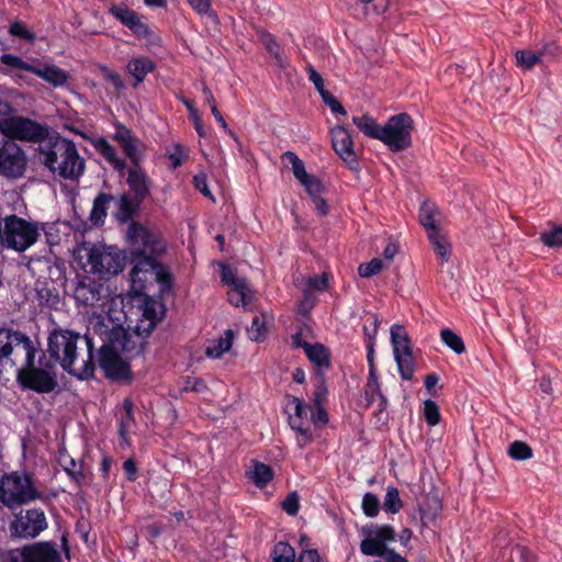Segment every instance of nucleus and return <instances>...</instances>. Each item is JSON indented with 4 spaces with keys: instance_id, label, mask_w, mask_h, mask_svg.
<instances>
[{
    "instance_id": "obj_1",
    "label": "nucleus",
    "mask_w": 562,
    "mask_h": 562,
    "mask_svg": "<svg viewBox=\"0 0 562 562\" xmlns=\"http://www.w3.org/2000/svg\"><path fill=\"white\" fill-rule=\"evenodd\" d=\"M0 366L16 367L23 389L47 394L58 385L55 362L23 331L0 328Z\"/></svg>"
},
{
    "instance_id": "obj_2",
    "label": "nucleus",
    "mask_w": 562,
    "mask_h": 562,
    "mask_svg": "<svg viewBox=\"0 0 562 562\" xmlns=\"http://www.w3.org/2000/svg\"><path fill=\"white\" fill-rule=\"evenodd\" d=\"M48 359L59 363L64 371L79 380L90 379L95 371L93 339L85 334L54 327L47 338Z\"/></svg>"
},
{
    "instance_id": "obj_3",
    "label": "nucleus",
    "mask_w": 562,
    "mask_h": 562,
    "mask_svg": "<svg viewBox=\"0 0 562 562\" xmlns=\"http://www.w3.org/2000/svg\"><path fill=\"white\" fill-rule=\"evenodd\" d=\"M131 244L130 272L131 290L135 295L145 294L146 283L155 272V257L161 255L166 245L159 234L142 225H132L128 229Z\"/></svg>"
},
{
    "instance_id": "obj_4",
    "label": "nucleus",
    "mask_w": 562,
    "mask_h": 562,
    "mask_svg": "<svg viewBox=\"0 0 562 562\" xmlns=\"http://www.w3.org/2000/svg\"><path fill=\"white\" fill-rule=\"evenodd\" d=\"M38 159L49 171L66 180L78 181L86 169L76 144L63 136L40 144Z\"/></svg>"
},
{
    "instance_id": "obj_5",
    "label": "nucleus",
    "mask_w": 562,
    "mask_h": 562,
    "mask_svg": "<svg viewBox=\"0 0 562 562\" xmlns=\"http://www.w3.org/2000/svg\"><path fill=\"white\" fill-rule=\"evenodd\" d=\"M55 497V493L41 491L29 472L12 471L0 477V504L10 510L36 501L48 504Z\"/></svg>"
},
{
    "instance_id": "obj_6",
    "label": "nucleus",
    "mask_w": 562,
    "mask_h": 562,
    "mask_svg": "<svg viewBox=\"0 0 562 562\" xmlns=\"http://www.w3.org/2000/svg\"><path fill=\"white\" fill-rule=\"evenodd\" d=\"M40 235L37 223L14 214L0 218V245L3 248L23 252L37 241Z\"/></svg>"
},
{
    "instance_id": "obj_7",
    "label": "nucleus",
    "mask_w": 562,
    "mask_h": 562,
    "mask_svg": "<svg viewBox=\"0 0 562 562\" xmlns=\"http://www.w3.org/2000/svg\"><path fill=\"white\" fill-rule=\"evenodd\" d=\"M72 297L78 306L91 308L92 314L105 313L109 289L92 277L78 274L74 281Z\"/></svg>"
},
{
    "instance_id": "obj_8",
    "label": "nucleus",
    "mask_w": 562,
    "mask_h": 562,
    "mask_svg": "<svg viewBox=\"0 0 562 562\" xmlns=\"http://www.w3.org/2000/svg\"><path fill=\"white\" fill-rule=\"evenodd\" d=\"M414 131V121L405 112L392 115L386 123L382 125L379 140H381L391 151H403L412 146V132Z\"/></svg>"
},
{
    "instance_id": "obj_9",
    "label": "nucleus",
    "mask_w": 562,
    "mask_h": 562,
    "mask_svg": "<svg viewBox=\"0 0 562 562\" xmlns=\"http://www.w3.org/2000/svg\"><path fill=\"white\" fill-rule=\"evenodd\" d=\"M0 132L9 138L8 140L19 139L40 144L48 136L47 126L19 115L2 117Z\"/></svg>"
},
{
    "instance_id": "obj_10",
    "label": "nucleus",
    "mask_w": 562,
    "mask_h": 562,
    "mask_svg": "<svg viewBox=\"0 0 562 562\" xmlns=\"http://www.w3.org/2000/svg\"><path fill=\"white\" fill-rule=\"evenodd\" d=\"M48 528L45 512L40 507L20 509L9 525L12 537L34 539Z\"/></svg>"
},
{
    "instance_id": "obj_11",
    "label": "nucleus",
    "mask_w": 562,
    "mask_h": 562,
    "mask_svg": "<svg viewBox=\"0 0 562 562\" xmlns=\"http://www.w3.org/2000/svg\"><path fill=\"white\" fill-rule=\"evenodd\" d=\"M288 409L293 411V413H289V425L295 431L296 445L300 449H303L317 437L311 423L310 412H312V406L292 396L289 398Z\"/></svg>"
},
{
    "instance_id": "obj_12",
    "label": "nucleus",
    "mask_w": 562,
    "mask_h": 562,
    "mask_svg": "<svg viewBox=\"0 0 562 562\" xmlns=\"http://www.w3.org/2000/svg\"><path fill=\"white\" fill-rule=\"evenodd\" d=\"M80 251L87 257L90 272L98 274H117L123 270L121 255L103 245H83Z\"/></svg>"
},
{
    "instance_id": "obj_13",
    "label": "nucleus",
    "mask_w": 562,
    "mask_h": 562,
    "mask_svg": "<svg viewBox=\"0 0 562 562\" xmlns=\"http://www.w3.org/2000/svg\"><path fill=\"white\" fill-rule=\"evenodd\" d=\"M27 166L25 151L13 140L0 144V175L9 179L21 178Z\"/></svg>"
},
{
    "instance_id": "obj_14",
    "label": "nucleus",
    "mask_w": 562,
    "mask_h": 562,
    "mask_svg": "<svg viewBox=\"0 0 562 562\" xmlns=\"http://www.w3.org/2000/svg\"><path fill=\"white\" fill-rule=\"evenodd\" d=\"M396 539L395 530L390 525L375 526L367 531V536L360 542V551L364 555L385 557L389 552L387 542Z\"/></svg>"
},
{
    "instance_id": "obj_15",
    "label": "nucleus",
    "mask_w": 562,
    "mask_h": 562,
    "mask_svg": "<svg viewBox=\"0 0 562 562\" xmlns=\"http://www.w3.org/2000/svg\"><path fill=\"white\" fill-rule=\"evenodd\" d=\"M283 159L291 164L292 172L296 180L304 187L311 199L321 196L324 192V186L322 181L313 175L306 172L304 162L293 151H285Z\"/></svg>"
},
{
    "instance_id": "obj_16",
    "label": "nucleus",
    "mask_w": 562,
    "mask_h": 562,
    "mask_svg": "<svg viewBox=\"0 0 562 562\" xmlns=\"http://www.w3.org/2000/svg\"><path fill=\"white\" fill-rule=\"evenodd\" d=\"M99 366L104 374L111 379L125 378L128 373V366L120 357L117 351L110 345H103L98 350Z\"/></svg>"
},
{
    "instance_id": "obj_17",
    "label": "nucleus",
    "mask_w": 562,
    "mask_h": 562,
    "mask_svg": "<svg viewBox=\"0 0 562 562\" xmlns=\"http://www.w3.org/2000/svg\"><path fill=\"white\" fill-rule=\"evenodd\" d=\"M333 148L336 154L351 168L358 166V158L353 150V140L349 131L344 126H335L330 131Z\"/></svg>"
},
{
    "instance_id": "obj_18",
    "label": "nucleus",
    "mask_w": 562,
    "mask_h": 562,
    "mask_svg": "<svg viewBox=\"0 0 562 562\" xmlns=\"http://www.w3.org/2000/svg\"><path fill=\"white\" fill-rule=\"evenodd\" d=\"M113 138L121 145L132 166L140 164L144 156L142 151L143 143L133 134L130 128L121 123L115 124V133Z\"/></svg>"
},
{
    "instance_id": "obj_19",
    "label": "nucleus",
    "mask_w": 562,
    "mask_h": 562,
    "mask_svg": "<svg viewBox=\"0 0 562 562\" xmlns=\"http://www.w3.org/2000/svg\"><path fill=\"white\" fill-rule=\"evenodd\" d=\"M110 12L124 26L128 27L137 37L147 38L150 36V30L144 22L143 16L126 5H113L111 7Z\"/></svg>"
},
{
    "instance_id": "obj_20",
    "label": "nucleus",
    "mask_w": 562,
    "mask_h": 562,
    "mask_svg": "<svg viewBox=\"0 0 562 562\" xmlns=\"http://www.w3.org/2000/svg\"><path fill=\"white\" fill-rule=\"evenodd\" d=\"M21 558L22 562H61L56 543L48 541L24 547Z\"/></svg>"
},
{
    "instance_id": "obj_21",
    "label": "nucleus",
    "mask_w": 562,
    "mask_h": 562,
    "mask_svg": "<svg viewBox=\"0 0 562 562\" xmlns=\"http://www.w3.org/2000/svg\"><path fill=\"white\" fill-rule=\"evenodd\" d=\"M158 307L159 305L155 300L148 296L144 299L143 305L139 307L140 316L135 325V331L138 335H147L156 327L160 319Z\"/></svg>"
},
{
    "instance_id": "obj_22",
    "label": "nucleus",
    "mask_w": 562,
    "mask_h": 562,
    "mask_svg": "<svg viewBox=\"0 0 562 562\" xmlns=\"http://www.w3.org/2000/svg\"><path fill=\"white\" fill-rule=\"evenodd\" d=\"M126 182L139 200L145 199L150 192L151 180L139 165L132 166L127 170Z\"/></svg>"
},
{
    "instance_id": "obj_23",
    "label": "nucleus",
    "mask_w": 562,
    "mask_h": 562,
    "mask_svg": "<svg viewBox=\"0 0 562 562\" xmlns=\"http://www.w3.org/2000/svg\"><path fill=\"white\" fill-rule=\"evenodd\" d=\"M32 74L42 78L53 87H63L67 83L69 79V75L64 69L57 67L53 64H41L36 60V64L33 65Z\"/></svg>"
},
{
    "instance_id": "obj_24",
    "label": "nucleus",
    "mask_w": 562,
    "mask_h": 562,
    "mask_svg": "<svg viewBox=\"0 0 562 562\" xmlns=\"http://www.w3.org/2000/svg\"><path fill=\"white\" fill-rule=\"evenodd\" d=\"M95 150L117 171L121 176L125 173L126 162L117 155L113 145L104 137H100L93 142Z\"/></svg>"
},
{
    "instance_id": "obj_25",
    "label": "nucleus",
    "mask_w": 562,
    "mask_h": 562,
    "mask_svg": "<svg viewBox=\"0 0 562 562\" xmlns=\"http://www.w3.org/2000/svg\"><path fill=\"white\" fill-rule=\"evenodd\" d=\"M247 476L252 481L256 487L265 488L274 477L273 469L261 461L252 460Z\"/></svg>"
},
{
    "instance_id": "obj_26",
    "label": "nucleus",
    "mask_w": 562,
    "mask_h": 562,
    "mask_svg": "<svg viewBox=\"0 0 562 562\" xmlns=\"http://www.w3.org/2000/svg\"><path fill=\"white\" fill-rule=\"evenodd\" d=\"M234 333L232 329H226L223 336L210 340L206 348L205 355L210 359H220L222 356L229 351L233 346Z\"/></svg>"
},
{
    "instance_id": "obj_27",
    "label": "nucleus",
    "mask_w": 562,
    "mask_h": 562,
    "mask_svg": "<svg viewBox=\"0 0 562 562\" xmlns=\"http://www.w3.org/2000/svg\"><path fill=\"white\" fill-rule=\"evenodd\" d=\"M304 352L308 360L319 369H329L330 367V352L322 344H305Z\"/></svg>"
},
{
    "instance_id": "obj_28",
    "label": "nucleus",
    "mask_w": 562,
    "mask_h": 562,
    "mask_svg": "<svg viewBox=\"0 0 562 562\" xmlns=\"http://www.w3.org/2000/svg\"><path fill=\"white\" fill-rule=\"evenodd\" d=\"M131 76L136 80V85L144 81L146 76L155 69V63L145 56L132 58L126 66Z\"/></svg>"
},
{
    "instance_id": "obj_29",
    "label": "nucleus",
    "mask_w": 562,
    "mask_h": 562,
    "mask_svg": "<svg viewBox=\"0 0 562 562\" xmlns=\"http://www.w3.org/2000/svg\"><path fill=\"white\" fill-rule=\"evenodd\" d=\"M364 397L367 400L368 405H372L378 397L379 408L380 411H384L387 405V400L385 395L381 392V386L379 383L378 373H371L368 375V381L364 387Z\"/></svg>"
},
{
    "instance_id": "obj_30",
    "label": "nucleus",
    "mask_w": 562,
    "mask_h": 562,
    "mask_svg": "<svg viewBox=\"0 0 562 562\" xmlns=\"http://www.w3.org/2000/svg\"><path fill=\"white\" fill-rule=\"evenodd\" d=\"M419 519L423 527L434 522L441 512V502L436 496H428L419 506Z\"/></svg>"
},
{
    "instance_id": "obj_31",
    "label": "nucleus",
    "mask_w": 562,
    "mask_h": 562,
    "mask_svg": "<svg viewBox=\"0 0 562 562\" xmlns=\"http://www.w3.org/2000/svg\"><path fill=\"white\" fill-rule=\"evenodd\" d=\"M228 301L234 306L248 308L251 305L254 293L247 282H239L228 291Z\"/></svg>"
},
{
    "instance_id": "obj_32",
    "label": "nucleus",
    "mask_w": 562,
    "mask_h": 562,
    "mask_svg": "<svg viewBox=\"0 0 562 562\" xmlns=\"http://www.w3.org/2000/svg\"><path fill=\"white\" fill-rule=\"evenodd\" d=\"M428 239L434 248V251L440 259L441 263L448 262L451 256V245L448 237L440 231L429 232Z\"/></svg>"
},
{
    "instance_id": "obj_33",
    "label": "nucleus",
    "mask_w": 562,
    "mask_h": 562,
    "mask_svg": "<svg viewBox=\"0 0 562 562\" xmlns=\"http://www.w3.org/2000/svg\"><path fill=\"white\" fill-rule=\"evenodd\" d=\"M393 355L412 351L411 339L404 326L394 324L391 327Z\"/></svg>"
},
{
    "instance_id": "obj_34",
    "label": "nucleus",
    "mask_w": 562,
    "mask_h": 562,
    "mask_svg": "<svg viewBox=\"0 0 562 562\" xmlns=\"http://www.w3.org/2000/svg\"><path fill=\"white\" fill-rule=\"evenodd\" d=\"M113 200V195L109 193H99L94 201L90 213V221L94 225L103 224L106 217V211L110 202Z\"/></svg>"
},
{
    "instance_id": "obj_35",
    "label": "nucleus",
    "mask_w": 562,
    "mask_h": 562,
    "mask_svg": "<svg viewBox=\"0 0 562 562\" xmlns=\"http://www.w3.org/2000/svg\"><path fill=\"white\" fill-rule=\"evenodd\" d=\"M352 122L366 136L379 139L382 125H380L371 115L363 114L360 116H353Z\"/></svg>"
},
{
    "instance_id": "obj_36",
    "label": "nucleus",
    "mask_w": 562,
    "mask_h": 562,
    "mask_svg": "<svg viewBox=\"0 0 562 562\" xmlns=\"http://www.w3.org/2000/svg\"><path fill=\"white\" fill-rule=\"evenodd\" d=\"M438 214V207L430 202L422 204L419 210V222L429 232H437L439 228L436 225V215Z\"/></svg>"
},
{
    "instance_id": "obj_37",
    "label": "nucleus",
    "mask_w": 562,
    "mask_h": 562,
    "mask_svg": "<svg viewBox=\"0 0 562 562\" xmlns=\"http://www.w3.org/2000/svg\"><path fill=\"white\" fill-rule=\"evenodd\" d=\"M400 375L403 380H412L414 375V360L412 351L394 353Z\"/></svg>"
},
{
    "instance_id": "obj_38",
    "label": "nucleus",
    "mask_w": 562,
    "mask_h": 562,
    "mask_svg": "<svg viewBox=\"0 0 562 562\" xmlns=\"http://www.w3.org/2000/svg\"><path fill=\"white\" fill-rule=\"evenodd\" d=\"M441 341L457 355L465 351V345L462 338L450 328H442L440 330Z\"/></svg>"
},
{
    "instance_id": "obj_39",
    "label": "nucleus",
    "mask_w": 562,
    "mask_h": 562,
    "mask_svg": "<svg viewBox=\"0 0 562 562\" xmlns=\"http://www.w3.org/2000/svg\"><path fill=\"white\" fill-rule=\"evenodd\" d=\"M542 57V53L540 52H533L528 49H521L516 52V61L517 65L525 69L529 70L533 66H536Z\"/></svg>"
},
{
    "instance_id": "obj_40",
    "label": "nucleus",
    "mask_w": 562,
    "mask_h": 562,
    "mask_svg": "<svg viewBox=\"0 0 562 562\" xmlns=\"http://www.w3.org/2000/svg\"><path fill=\"white\" fill-rule=\"evenodd\" d=\"M263 45L266 49L271 54L276 64L280 68H285L288 66V60L283 58L282 50L276 38L271 34H266L262 37Z\"/></svg>"
},
{
    "instance_id": "obj_41",
    "label": "nucleus",
    "mask_w": 562,
    "mask_h": 562,
    "mask_svg": "<svg viewBox=\"0 0 562 562\" xmlns=\"http://www.w3.org/2000/svg\"><path fill=\"white\" fill-rule=\"evenodd\" d=\"M272 559L273 562H294V548L288 542L279 541L273 547Z\"/></svg>"
},
{
    "instance_id": "obj_42",
    "label": "nucleus",
    "mask_w": 562,
    "mask_h": 562,
    "mask_svg": "<svg viewBox=\"0 0 562 562\" xmlns=\"http://www.w3.org/2000/svg\"><path fill=\"white\" fill-rule=\"evenodd\" d=\"M384 509L391 514H397L402 507L403 502L400 497L398 490L395 486H389L383 503Z\"/></svg>"
},
{
    "instance_id": "obj_43",
    "label": "nucleus",
    "mask_w": 562,
    "mask_h": 562,
    "mask_svg": "<svg viewBox=\"0 0 562 562\" xmlns=\"http://www.w3.org/2000/svg\"><path fill=\"white\" fill-rule=\"evenodd\" d=\"M187 2L198 15L207 16L212 21L217 20V14L212 9L211 0H187Z\"/></svg>"
},
{
    "instance_id": "obj_44",
    "label": "nucleus",
    "mask_w": 562,
    "mask_h": 562,
    "mask_svg": "<svg viewBox=\"0 0 562 562\" xmlns=\"http://www.w3.org/2000/svg\"><path fill=\"white\" fill-rule=\"evenodd\" d=\"M508 454L514 460H528L532 457V449L526 442L516 440L508 447Z\"/></svg>"
},
{
    "instance_id": "obj_45",
    "label": "nucleus",
    "mask_w": 562,
    "mask_h": 562,
    "mask_svg": "<svg viewBox=\"0 0 562 562\" xmlns=\"http://www.w3.org/2000/svg\"><path fill=\"white\" fill-rule=\"evenodd\" d=\"M150 278H154L160 284V290L162 292L171 290V274L161 265L158 263L157 257H155V272H153Z\"/></svg>"
},
{
    "instance_id": "obj_46",
    "label": "nucleus",
    "mask_w": 562,
    "mask_h": 562,
    "mask_svg": "<svg viewBox=\"0 0 562 562\" xmlns=\"http://www.w3.org/2000/svg\"><path fill=\"white\" fill-rule=\"evenodd\" d=\"M0 61L7 67L25 70L31 74L34 65L23 60L20 56L13 54H2L0 56Z\"/></svg>"
},
{
    "instance_id": "obj_47",
    "label": "nucleus",
    "mask_w": 562,
    "mask_h": 562,
    "mask_svg": "<svg viewBox=\"0 0 562 562\" xmlns=\"http://www.w3.org/2000/svg\"><path fill=\"white\" fill-rule=\"evenodd\" d=\"M362 510L367 517H376L380 512V501L373 493H366L361 503Z\"/></svg>"
},
{
    "instance_id": "obj_48",
    "label": "nucleus",
    "mask_w": 562,
    "mask_h": 562,
    "mask_svg": "<svg viewBox=\"0 0 562 562\" xmlns=\"http://www.w3.org/2000/svg\"><path fill=\"white\" fill-rule=\"evenodd\" d=\"M424 417L429 426H436L439 424L441 415L439 406L432 400H426L424 402Z\"/></svg>"
},
{
    "instance_id": "obj_49",
    "label": "nucleus",
    "mask_w": 562,
    "mask_h": 562,
    "mask_svg": "<svg viewBox=\"0 0 562 562\" xmlns=\"http://www.w3.org/2000/svg\"><path fill=\"white\" fill-rule=\"evenodd\" d=\"M36 299L40 305L48 307L55 306L59 302L58 294L53 293V291L46 285L36 288Z\"/></svg>"
},
{
    "instance_id": "obj_50",
    "label": "nucleus",
    "mask_w": 562,
    "mask_h": 562,
    "mask_svg": "<svg viewBox=\"0 0 562 562\" xmlns=\"http://www.w3.org/2000/svg\"><path fill=\"white\" fill-rule=\"evenodd\" d=\"M540 240L548 247L562 246V226L553 227L550 231H544L540 234Z\"/></svg>"
},
{
    "instance_id": "obj_51",
    "label": "nucleus",
    "mask_w": 562,
    "mask_h": 562,
    "mask_svg": "<svg viewBox=\"0 0 562 562\" xmlns=\"http://www.w3.org/2000/svg\"><path fill=\"white\" fill-rule=\"evenodd\" d=\"M10 35L19 38H23L29 43H33L35 41V34L31 30H29L22 21H14L9 26Z\"/></svg>"
},
{
    "instance_id": "obj_52",
    "label": "nucleus",
    "mask_w": 562,
    "mask_h": 562,
    "mask_svg": "<svg viewBox=\"0 0 562 562\" xmlns=\"http://www.w3.org/2000/svg\"><path fill=\"white\" fill-rule=\"evenodd\" d=\"M380 321L375 314L371 315L363 324L364 344L375 345V337Z\"/></svg>"
},
{
    "instance_id": "obj_53",
    "label": "nucleus",
    "mask_w": 562,
    "mask_h": 562,
    "mask_svg": "<svg viewBox=\"0 0 562 562\" xmlns=\"http://www.w3.org/2000/svg\"><path fill=\"white\" fill-rule=\"evenodd\" d=\"M383 269V262L379 258H373L367 263H361L358 267V272L362 278H371L378 274Z\"/></svg>"
},
{
    "instance_id": "obj_54",
    "label": "nucleus",
    "mask_w": 562,
    "mask_h": 562,
    "mask_svg": "<svg viewBox=\"0 0 562 562\" xmlns=\"http://www.w3.org/2000/svg\"><path fill=\"white\" fill-rule=\"evenodd\" d=\"M249 338L254 341H260L266 337V325L259 316H255L251 326L248 328Z\"/></svg>"
},
{
    "instance_id": "obj_55",
    "label": "nucleus",
    "mask_w": 562,
    "mask_h": 562,
    "mask_svg": "<svg viewBox=\"0 0 562 562\" xmlns=\"http://www.w3.org/2000/svg\"><path fill=\"white\" fill-rule=\"evenodd\" d=\"M171 169L179 168L187 159V154L181 144L173 145V150L167 154Z\"/></svg>"
},
{
    "instance_id": "obj_56",
    "label": "nucleus",
    "mask_w": 562,
    "mask_h": 562,
    "mask_svg": "<svg viewBox=\"0 0 562 562\" xmlns=\"http://www.w3.org/2000/svg\"><path fill=\"white\" fill-rule=\"evenodd\" d=\"M282 509L291 515L295 516L300 509V498L297 492L290 493L282 502Z\"/></svg>"
},
{
    "instance_id": "obj_57",
    "label": "nucleus",
    "mask_w": 562,
    "mask_h": 562,
    "mask_svg": "<svg viewBox=\"0 0 562 562\" xmlns=\"http://www.w3.org/2000/svg\"><path fill=\"white\" fill-rule=\"evenodd\" d=\"M321 97H322V100L323 102L329 106L330 111L334 113V114H341V115H345L346 114V110L345 108L340 104V102L331 94L329 93L327 90L324 91L323 93H321Z\"/></svg>"
},
{
    "instance_id": "obj_58",
    "label": "nucleus",
    "mask_w": 562,
    "mask_h": 562,
    "mask_svg": "<svg viewBox=\"0 0 562 562\" xmlns=\"http://www.w3.org/2000/svg\"><path fill=\"white\" fill-rule=\"evenodd\" d=\"M311 423L314 427L324 426L328 422V416L326 411L322 406L312 407V412H310Z\"/></svg>"
},
{
    "instance_id": "obj_59",
    "label": "nucleus",
    "mask_w": 562,
    "mask_h": 562,
    "mask_svg": "<svg viewBox=\"0 0 562 562\" xmlns=\"http://www.w3.org/2000/svg\"><path fill=\"white\" fill-rule=\"evenodd\" d=\"M194 188L200 191L204 196L214 200L209 187L205 173H199L193 177Z\"/></svg>"
},
{
    "instance_id": "obj_60",
    "label": "nucleus",
    "mask_w": 562,
    "mask_h": 562,
    "mask_svg": "<svg viewBox=\"0 0 562 562\" xmlns=\"http://www.w3.org/2000/svg\"><path fill=\"white\" fill-rule=\"evenodd\" d=\"M222 281L231 288L237 286L239 282H247L244 278H237L235 271L229 267H224L221 273Z\"/></svg>"
},
{
    "instance_id": "obj_61",
    "label": "nucleus",
    "mask_w": 562,
    "mask_h": 562,
    "mask_svg": "<svg viewBox=\"0 0 562 562\" xmlns=\"http://www.w3.org/2000/svg\"><path fill=\"white\" fill-rule=\"evenodd\" d=\"M133 424L134 415L124 414L123 416H121L119 422V435L124 442H126L127 440L128 430Z\"/></svg>"
},
{
    "instance_id": "obj_62",
    "label": "nucleus",
    "mask_w": 562,
    "mask_h": 562,
    "mask_svg": "<svg viewBox=\"0 0 562 562\" xmlns=\"http://www.w3.org/2000/svg\"><path fill=\"white\" fill-rule=\"evenodd\" d=\"M101 72H102L104 79L106 81L111 82L115 87L116 90L124 89V82L117 72L109 69L108 67H102Z\"/></svg>"
},
{
    "instance_id": "obj_63",
    "label": "nucleus",
    "mask_w": 562,
    "mask_h": 562,
    "mask_svg": "<svg viewBox=\"0 0 562 562\" xmlns=\"http://www.w3.org/2000/svg\"><path fill=\"white\" fill-rule=\"evenodd\" d=\"M306 71H307L310 81H312L314 83L318 93L321 94L324 91H326L323 77L316 71V69L312 65L306 66Z\"/></svg>"
},
{
    "instance_id": "obj_64",
    "label": "nucleus",
    "mask_w": 562,
    "mask_h": 562,
    "mask_svg": "<svg viewBox=\"0 0 562 562\" xmlns=\"http://www.w3.org/2000/svg\"><path fill=\"white\" fill-rule=\"evenodd\" d=\"M512 553L515 554L520 560V562H536V557L533 553L524 546H516Z\"/></svg>"
}]
</instances>
